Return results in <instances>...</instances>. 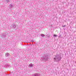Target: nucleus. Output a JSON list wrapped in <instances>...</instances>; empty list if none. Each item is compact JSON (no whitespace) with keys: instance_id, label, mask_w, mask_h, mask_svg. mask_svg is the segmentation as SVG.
Here are the masks:
<instances>
[{"instance_id":"nucleus-1","label":"nucleus","mask_w":76,"mask_h":76,"mask_svg":"<svg viewBox=\"0 0 76 76\" xmlns=\"http://www.w3.org/2000/svg\"><path fill=\"white\" fill-rule=\"evenodd\" d=\"M61 59V57L60 56V55H58L57 54L55 57L53 58V60L55 62H58L59 61H60Z\"/></svg>"},{"instance_id":"nucleus-2","label":"nucleus","mask_w":76,"mask_h":76,"mask_svg":"<svg viewBox=\"0 0 76 76\" xmlns=\"http://www.w3.org/2000/svg\"><path fill=\"white\" fill-rule=\"evenodd\" d=\"M42 59L44 61H48V55L47 54H44V56L42 58Z\"/></svg>"},{"instance_id":"nucleus-3","label":"nucleus","mask_w":76,"mask_h":76,"mask_svg":"<svg viewBox=\"0 0 76 76\" xmlns=\"http://www.w3.org/2000/svg\"><path fill=\"white\" fill-rule=\"evenodd\" d=\"M32 76H40V74L38 73H35Z\"/></svg>"},{"instance_id":"nucleus-4","label":"nucleus","mask_w":76,"mask_h":76,"mask_svg":"<svg viewBox=\"0 0 76 76\" xmlns=\"http://www.w3.org/2000/svg\"><path fill=\"white\" fill-rule=\"evenodd\" d=\"M33 67V65L32 64H29V67H30L31 68V67Z\"/></svg>"},{"instance_id":"nucleus-5","label":"nucleus","mask_w":76,"mask_h":76,"mask_svg":"<svg viewBox=\"0 0 76 76\" xmlns=\"http://www.w3.org/2000/svg\"><path fill=\"white\" fill-rule=\"evenodd\" d=\"M40 36L42 37H43V38L45 37V35H44V34H41L40 35Z\"/></svg>"},{"instance_id":"nucleus-6","label":"nucleus","mask_w":76,"mask_h":76,"mask_svg":"<svg viewBox=\"0 0 76 76\" xmlns=\"http://www.w3.org/2000/svg\"><path fill=\"white\" fill-rule=\"evenodd\" d=\"M9 53H7L5 54V55L6 56V57H7V56H9Z\"/></svg>"},{"instance_id":"nucleus-7","label":"nucleus","mask_w":76,"mask_h":76,"mask_svg":"<svg viewBox=\"0 0 76 76\" xmlns=\"http://www.w3.org/2000/svg\"><path fill=\"white\" fill-rule=\"evenodd\" d=\"M53 37H57V35L56 34H54Z\"/></svg>"},{"instance_id":"nucleus-8","label":"nucleus","mask_w":76,"mask_h":76,"mask_svg":"<svg viewBox=\"0 0 76 76\" xmlns=\"http://www.w3.org/2000/svg\"><path fill=\"white\" fill-rule=\"evenodd\" d=\"M47 37H48V38H49L50 37V35L49 34H48L47 35Z\"/></svg>"},{"instance_id":"nucleus-9","label":"nucleus","mask_w":76,"mask_h":76,"mask_svg":"<svg viewBox=\"0 0 76 76\" xmlns=\"http://www.w3.org/2000/svg\"><path fill=\"white\" fill-rule=\"evenodd\" d=\"M66 26L65 25L64 26H62V27H66Z\"/></svg>"},{"instance_id":"nucleus-10","label":"nucleus","mask_w":76,"mask_h":76,"mask_svg":"<svg viewBox=\"0 0 76 76\" xmlns=\"http://www.w3.org/2000/svg\"><path fill=\"white\" fill-rule=\"evenodd\" d=\"M61 35H59V36H58V38H60V37H61Z\"/></svg>"},{"instance_id":"nucleus-11","label":"nucleus","mask_w":76,"mask_h":76,"mask_svg":"<svg viewBox=\"0 0 76 76\" xmlns=\"http://www.w3.org/2000/svg\"><path fill=\"white\" fill-rule=\"evenodd\" d=\"M31 42H34V41H33V40H31Z\"/></svg>"}]
</instances>
